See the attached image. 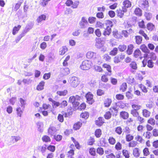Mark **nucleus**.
<instances>
[{"label": "nucleus", "instance_id": "62", "mask_svg": "<svg viewBox=\"0 0 158 158\" xmlns=\"http://www.w3.org/2000/svg\"><path fill=\"white\" fill-rule=\"evenodd\" d=\"M137 143L134 141H133L129 143V147H134L137 145Z\"/></svg>", "mask_w": 158, "mask_h": 158}, {"label": "nucleus", "instance_id": "49", "mask_svg": "<svg viewBox=\"0 0 158 158\" xmlns=\"http://www.w3.org/2000/svg\"><path fill=\"white\" fill-rule=\"evenodd\" d=\"M60 107L64 108L67 106L68 103L66 101L64 100L61 103H60Z\"/></svg>", "mask_w": 158, "mask_h": 158}, {"label": "nucleus", "instance_id": "50", "mask_svg": "<svg viewBox=\"0 0 158 158\" xmlns=\"http://www.w3.org/2000/svg\"><path fill=\"white\" fill-rule=\"evenodd\" d=\"M94 139L93 137H90V139L88 140L87 144L89 145H92L94 143Z\"/></svg>", "mask_w": 158, "mask_h": 158}, {"label": "nucleus", "instance_id": "11", "mask_svg": "<svg viewBox=\"0 0 158 158\" xmlns=\"http://www.w3.org/2000/svg\"><path fill=\"white\" fill-rule=\"evenodd\" d=\"M86 121H83L82 123L81 122H78L75 123L73 126V128L75 130L79 129L82 125V123L85 124Z\"/></svg>", "mask_w": 158, "mask_h": 158}, {"label": "nucleus", "instance_id": "48", "mask_svg": "<svg viewBox=\"0 0 158 158\" xmlns=\"http://www.w3.org/2000/svg\"><path fill=\"white\" fill-rule=\"evenodd\" d=\"M141 54V52L139 49H136L134 52V56L135 58L138 57Z\"/></svg>", "mask_w": 158, "mask_h": 158}, {"label": "nucleus", "instance_id": "13", "mask_svg": "<svg viewBox=\"0 0 158 158\" xmlns=\"http://www.w3.org/2000/svg\"><path fill=\"white\" fill-rule=\"evenodd\" d=\"M86 57L88 59H91L96 57V54L93 52L89 51L86 54Z\"/></svg>", "mask_w": 158, "mask_h": 158}, {"label": "nucleus", "instance_id": "61", "mask_svg": "<svg viewBox=\"0 0 158 158\" xmlns=\"http://www.w3.org/2000/svg\"><path fill=\"white\" fill-rule=\"evenodd\" d=\"M96 26L97 27L102 28H104V25L100 22L98 21L97 22V23L96 24Z\"/></svg>", "mask_w": 158, "mask_h": 158}, {"label": "nucleus", "instance_id": "30", "mask_svg": "<svg viewBox=\"0 0 158 158\" xmlns=\"http://www.w3.org/2000/svg\"><path fill=\"white\" fill-rule=\"evenodd\" d=\"M36 124L38 131L41 132H42L43 131V124L42 123L39 122L37 123Z\"/></svg>", "mask_w": 158, "mask_h": 158}, {"label": "nucleus", "instance_id": "9", "mask_svg": "<svg viewBox=\"0 0 158 158\" xmlns=\"http://www.w3.org/2000/svg\"><path fill=\"white\" fill-rule=\"evenodd\" d=\"M48 100L49 101L52 102V105L53 108H56L60 105V102L53 100L51 98H48Z\"/></svg>", "mask_w": 158, "mask_h": 158}, {"label": "nucleus", "instance_id": "4", "mask_svg": "<svg viewBox=\"0 0 158 158\" xmlns=\"http://www.w3.org/2000/svg\"><path fill=\"white\" fill-rule=\"evenodd\" d=\"M79 24L81 28H85L88 25V23L85 17H82L81 21L79 22Z\"/></svg>", "mask_w": 158, "mask_h": 158}, {"label": "nucleus", "instance_id": "34", "mask_svg": "<svg viewBox=\"0 0 158 158\" xmlns=\"http://www.w3.org/2000/svg\"><path fill=\"white\" fill-rule=\"evenodd\" d=\"M47 148V145H44L42 146H40L39 147L38 149H40L41 152L43 155H44V153L45 152Z\"/></svg>", "mask_w": 158, "mask_h": 158}, {"label": "nucleus", "instance_id": "44", "mask_svg": "<svg viewBox=\"0 0 158 158\" xmlns=\"http://www.w3.org/2000/svg\"><path fill=\"white\" fill-rule=\"evenodd\" d=\"M42 140L44 142H50L51 141L50 137L46 135H44L42 138Z\"/></svg>", "mask_w": 158, "mask_h": 158}, {"label": "nucleus", "instance_id": "53", "mask_svg": "<svg viewBox=\"0 0 158 158\" xmlns=\"http://www.w3.org/2000/svg\"><path fill=\"white\" fill-rule=\"evenodd\" d=\"M139 33L142 35L147 40H149V37L144 32V31L142 30H140L139 31Z\"/></svg>", "mask_w": 158, "mask_h": 158}, {"label": "nucleus", "instance_id": "3", "mask_svg": "<svg viewBox=\"0 0 158 158\" xmlns=\"http://www.w3.org/2000/svg\"><path fill=\"white\" fill-rule=\"evenodd\" d=\"M70 83L72 87H76L79 84V81L77 77H73L70 78Z\"/></svg>", "mask_w": 158, "mask_h": 158}, {"label": "nucleus", "instance_id": "28", "mask_svg": "<svg viewBox=\"0 0 158 158\" xmlns=\"http://www.w3.org/2000/svg\"><path fill=\"white\" fill-rule=\"evenodd\" d=\"M127 87V84L126 83L124 82L120 86L119 90L123 92H125Z\"/></svg>", "mask_w": 158, "mask_h": 158}, {"label": "nucleus", "instance_id": "56", "mask_svg": "<svg viewBox=\"0 0 158 158\" xmlns=\"http://www.w3.org/2000/svg\"><path fill=\"white\" fill-rule=\"evenodd\" d=\"M145 16L146 18V19L148 20H149L152 17L151 14L148 12H146L145 13Z\"/></svg>", "mask_w": 158, "mask_h": 158}, {"label": "nucleus", "instance_id": "24", "mask_svg": "<svg viewBox=\"0 0 158 158\" xmlns=\"http://www.w3.org/2000/svg\"><path fill=\"white\" fill-rule=\"evenodd\" d=\"M141 6L143 8L146 9L149 6V3L147 0H143L141 4Z\"/></svg>", "mask_w": 158, "mask_h": 158}, {"label": "nucleus", "instance_id": "63", "mask_svg": "<svg viewBox=\"0 0 158 158\" xmlns=\"http://www.w3.org/2000/svg\"><path fill=\"white\" fill-rule=\"evenodd\" d=\"M132 107L133 109H134V110H135L137 111L141 108V106L140 105H138L133 104L132 106Z\"/></svg>", "mask_w": 158, "mask_h": 158}, {"label": "nucleus", "instance_id": "10", "mask_svg": "<svg viewBox=\"0 0 158 158\" xmlns=\"http://www.w3.org/2000/svg\"><path fill=\"white\" fill-rule=\"evenodd\" d=\"M57 129L56 128L54 127H50L49 128L48 132L49 134L51 135H53L56 131Z\"/></svg>", "mask_w": 158, "mask_h": 158}, {"label": "nucleus", "instance_id": "64", "mask_svg": "<svg viewBox=\"0 0 158 158\" xmlns=\"http://www.w3.org/2000/svg\"><path fill=\"white\" fill-rule=\"evenodd\" d=\"M74 150L73 149H71L68 152L67 155H68L69 158L71 156H72L74 155Z\"/></svg>", "mask_w": 158, "mask_h": 158}, {"label": "nucleus", "instance_id": "40", "mask_svg": "<svg viewBox=\"0 0 158 158\" xmlns=\"http://www.w3.org/2000/svg\"><path fill=\"white\" fill-rule=\"evenodd\" d=\"M118 48L120 51L123 52L127 48V46L124 44L120 45L118 46Z\"/></svg>", "mask_w": 158, "mask_h": 158}, {"label": "nucleus", "instance_id": "55", "mask_svg": "<svg viewBox=\"0 0 158 158\" xmlns=\"http://www.w3.org/2000/svg\"><path fill=\"white\" fill-rule=\"evenodd\" d=\"M79 4V2L78 1H75L74 2H73V4H72V7L73 8H77Z\"/></svg>", "mask_w": 158, "mask_h": 158}, {"label": "nucleus", "instance_id": "25", "mask_svg": "<svg viewBox=\"0 0 158 158\" xmlns=\"http://www.w3.org/2000/svg\"><path fill=\"white\" fill-rule=\"evenodd\" d=\"M46 18V16L44 15H42L39 16L36 19L38 23H40L43 21L45 20Z\"/></svg>", "mask_w": 158, "mask_h": 158}, {"label": "nucleus", "instance_id": "42", "mask_svg": "<svg viewBox=\"0 0 158 158\" xmlns=\"http://www.w3.org/2000/svg\"><path fill=\"white\" fill-rule=\"evenodd\" d=\"M104 116L106 119H109L111 117V114L110 111H107L106 113Z\"/></svg>", "mask_w": 158, "mask_h": 158}, {"label": "nucleus", "instance_id": "33", "mask_svg": "<svg viewBox=\"0 0 158 158\" xmlns=\"http://www.w3.org/2000/svg\"><path fill=\"white\" fill-rule=\"evenodd\" d=\"M130 67L133 69L136 70L137 69V64L135 61H132L129 65Z\"/></svg>", "mask_w": 158, "mask_h": 158}, {"label": "nucleus", "instance_id": "7", "mask_svg": "<svg viewBox=\"0 0 158 158\" xmlns=\"http://www.w3.org/2000/svg\"><path fill=\"white\" fill-rule=\"evenodd\" d=\"M127 11V10L125 7H122V10L119 9L117 10V15L120 18H122L124 15V12Z\"/></svg>", "mask_w": 158, "mask_h": 158}, {"label": "nucleus", "instance_id": "17", "mask_svg": "<svg viewBox=\"0 0 158 158\" xmlns=\"http://www.w3.org/2000/svg\"><path fill=\"white\" fill-rule=\"evenodd\" d=\"M140 48L144 53H149L150 52L149 50L145 44H143L142 45L140 46Z\"/></svg>", "mask_w": 158, "mask_h": 158}, {"label": "nucleus", "instance_id": "29", "mask_svg": "<svg viewBox=\"0 0 158 158\" xmlns=\"http://www.w3.org/2000/svg\"><path fill=\"white\" fill-rule=\"evenodd\" d=\"M142 113L144 117L147 118L150 116L151 113L146 109H144L142 111Z\"/></svg>", "mask_w": 158, "mask_h": 158}, {"label": "nucleus", "instance_id": "38", "mask_svg": "<svg viewBox=\"0 0 158 158\" xmlns=\"http://www.w3.org/2000/svg\"><path fill=\"white\" fill-rule=\"evenodd\" d=\"M147 28L148 30L152 31L155 28V26L151 23H149L147 24Z\"/></svg>", "mask_w": 158, "mask_h": 158}, {"label": "nucleus", "instance_id": "36", "mask_svg": "<svg viewBox=\"0 0 158 158\" xmlns=\"http://www.w3.org/2000/svg\"><path fill=\"white\" fill-rule=\"evenodd\" d=\"M68 91L66 90H64L63 91H58L57 94L60 96H64L67 94Z\"/></svg>", "mask_w": 158, "mask_h": 158}, {"label": "nucleus", "instance_id": "8", "mask_svg": "<svg viewBox=\"0 0 158 158\" xmlns=\"http://www.w3.org/2000/svg\"><path fill=\"white\" fill-rule=\"evenodd\" d=\"M104 123V119L102 117H99L98 119L95 121L96 125L99 126L102 125Z\"/></svg>", "mask_w": 158, "mask_h": 158}, {"label": "nucleus", "instance_id": "59", "mask_svg": "<svg viewBox=\"0 0 158 158\" xmlns=\"http://www.w3.org/2000/svg\"><path fill=\"white\" fill-rule=\"evenodd\" d=\"M97 153L99 154L100 155H102L104 153V151L103 149L102 148H98L97 150Z\"/></svg>", "mask_w": 158, "mask_h": 158}, {"label": "nucleus", "instance_id": "45", "mask_svg": "<svg viewBox=\"0 0 158 158\" xmlns=\"http://www.w3.org/2000/svg\"><path fill=\"white\" fill-rule=\"evenodd\" d=\"M143 136L146 138L149 139L152 136V134L149 131H147L146 132L144 133Z\"/></svg>", "mask_w": 158, "mask_h": 158}, {"label": "nucleus", "instance_id": "19", "mask_svg": "<svg viewBox=\"0 0 158 158\" xmlns=\"http://www.w3.org/2000/svg\"><path fill=\"white\" fill-rule=\"evenodd\" d=\"M123 7H125L127 9V8L130 7L131 6V3L128 0H125L123 2Z\"/></svg>", "mask_w": 158, "mask_h": 158}, {"label": "nucleus", "instance_id": "41", "mask_svg": "<svg viewBox=\"0 0 158 158\" xmlns=\"http://www.w3.org/2000/svg\"><path fill=\"white\" fill-rule=\"evenodd\" d=\"M105 24L106 26V28L109 27L111 28V27H112L113 26V22L110 20L106 21L105 23Z\"/></svg>", "mask_w": 158, "mask_h": 158}, {"label": "nucleus", "instance_id": "18", "mask_svg": "<svg viewBox=\"0 0 158 158\" xmlns=\"http://www.w3.org/2000/svg\"><path fill=\"white\" fill-rule=\"evenodd\" d=\"M134 48L133 45L132 44H130L128 46L126 52L128 55H129L132 54Z\"/></svg>", "mask_w": 158, "mask_h": 158}, {"label": "nucleus", "instance_id": "15", "mask_svg": "<svg viewBox=\"0 0 158 158\" xmlns=\"http://www.w3.org/2000/svg\"><path fill=\"white\" fill-rule=\"evenodd\" d=\"M120 116L123 119H126L128 118L129 114L125 111H122L120 113Z\"/></svg>", "mask_w": 158, "mask_h": 158}, {"label": "nucleus", "instance_id": "1", "mask_svg": "<svg viewBox=\"0 0 158 158\" xmlns=\"http://www.w3.org/2000/svg\"><path fill=\"white\" fill-rule=\"evenodd\" d=\"M81 99V97L78 95L73 96L69 97V102L72 104L73 107H76L79 105V101Z\"/></svg>", "mask_w": 158, "mask_h": 158}, {"label": "nucleus", "instance_id": "46", "mask_svg": "<svg viewBox=\"0 0 158 158\" xmlns=\"http://www.w3.org/2000/svg\"><path fill=\"white\" fill-rule=\"evenodd\" d=\"M118 49L116 48H114L110 52V54L112 56H115L117 53Z\"/></svg>", "mask_w": 158, "mask_h": 158}, {"label": "nucleus", "instance_id": "20", "mask_svg": "<svg viewBox=\"0 0 158 158\" xmlns=\"http://www.w3.org/2000/svg\"><path fill=\"white\" fill-rule=\"evenodd\" d=\"M23 2V0H19L15 5V7L14 9V11H17V10L20 8Z\"/></svg>", "mask_w": 158, "mask_h": 158}, {"label": "nucleus", "instance_id": "39", "mask_svg": "<svg viewBox=\"0 0 158 158\" xmlns=\"http://www.w3.org/2000/svg\"><path fill=\"white\" fill-rule=\"evenodd\" d=\"M136 42L138 44L141 43L142 40V38L140 36H136L135 37Z\"/></svg>", "mask_w": 158, "mask_h": 158}, {"label": "nucleus", "instance_id": "6", "mask_svg": "<svg viewBox=\"0 0 158 158\" xmlns=\"http://www.w3.org/2000/svg\"><path fill=\"white\" fill-rule=\"evenodd\" d=\"M118 107L116 106H113V107H111L109 110L113 116H116L118 113Z\"/></svg>", "mask_w": 158, "mask_h": 158}, {"label": "nucleus", "instance_id": "16", "mask_svg": "<svg viewBox=\"0 0 158 158\" xmlns=\"http://www.w3.org/2000/svg\"><path fill=\"white\" fill-rule=\"evenodd\" d=\"M103 46V44L101 40L98 38L95 43V46L98 48H100Z\"/></svg>", "mask_w": 158, "mask_h": 158}, {"label": "nucleus", "instance_id": "32", "mask_svg": "<svg viewBox=\"0 0 158 158\" xmlns=\"http://www.w3.org/2000/svg\"><path fill=\"white\" fill-rule=\"evenodd\" d=\"M80 116L82 118L86 119L88 118L89 116V113L87 112H84L82 113L81 114Z\"/></svg>", "mask_w": 158, "mask_h": 158}, {"label": "nucleus", "instance_id": "58", "mask_svg": "<svg viewBox=\"0 0 158 158\" xmlns=\"http://www.w3.org/2000/svg\"><path fill=\"white\" fill-rule=\"evenodd\" d=\"M103 58L106 61H109L111 59V57L108 54H106L104 55Z\"/></svg>", "mask_w": 158, "mask_h": 158}, {"label": "nucleus", "instance_id": "31", "mask_svg": "<svg viewBox=\"0 0 158 158\" xmlns=\"http://www.w3.org/2000/svg\"><path fill=\"white\" fill-rule=\"evenodd\" d=\"M68 51V48L66 46H63L60 49V55H64Z\"/></svg>", "mask_w": 158, "mask_h": 158}, {"label": "nucleus", "instance_id": "23", "mask_svg": "<svg viewBox=\"0 0 158 158\" xmlns=\"http://www.w3.org/2000/svg\"><path fill=\"white\" fill-rule=\"evenodd\" d=\"M45 82L43 81H41L37 85L36 89L39 91L42 90L44 89Z\"/></svg>", "mask_w": 158, "mask_h": 158}, {"label": "nucleus", "instance_id": "37", "mask_svg": "<svg viewBox=\"0 0 158 158\" xmlns=\"http://www.w3.org/2000/svg\"><path fill=\"white\" fill-rule=\"evenodd\" d=\"M21 27V26L20 25H19L18 26L15 27H14L12 31V34L13 35H15L16 32H17L20 29Z\"/></svg>", "mask_w": 158, "mask_h": 158}, {"label": "nucleus", "instance_id": "14", "mask_svg": "<svg viewBox=\"0 0 158 158\" xmlns=\"http://www.w3.org/2000/svg\"><path fill=\"white\" fill-rule=\"evenodd\" d=\"M34 24V23L32 22H29L26 26L24 30L28 32L32 28Z\"/></svg>", "mask_w": 158, "mask_h": 158}, {"label": "nucleus", "instance_id": "60", "mask_svg": "<svg viewBox=\"0 0 158 158\" xmlns=\"http://www.w3.org/2000/svg\"><path fill=\"white\" fill-rule=\"evenodd\" d=\"M121 61V60L118 56H116L114 58V62L115 63H118Z\"/></svg>", "mask_w": 158, "mask_h": 158}, {"label": "nucleus", "instance_id": "21", "mask_svg": "<svg viewBox=\"0 0 158 158\" xmlns=\"http://www.w3.org/2000/svg\"><path fill=\"white\" fill-rule=\"evenodd\" d=\"M111 32V28L108 27L105 29L104 32L102 33V34L105 36H106V35L108 36L110 35Z\"/></svg>", "mask_w": 158, "mask_h": 158}, {"label": "nucleus", "instance_id": "2", "mask_svg": "<svg viewBox=\"0 0 158 158\" xmlns=\"http://www.w3.org/2000/svg\"><path fill=\"white\" fill-rule=\"evenodd\" d=\"M93 65V63L90 60H85L83 61L80 66V68L83 70H88Z\"/></svg>", "mask_w": 158, "mask_h": 158}, {"label": "nucleus", "instance_id": "22", "mask_svg": "<svg viewBox=\"0 0 158 158\" xmlns=\"http://www.w3.org/2000/svg\"><path fill=\"white\" fill-rule=\"evenodd\" d=\"M103 67L106 69L110 73H108L107 75L110 76L111 75V67L110 66L106 64H104L103 65Z\"/></svg>", "mask_w": 158, "mask_h": 158}, {"label": "nucleus", "instance_id": "57", "mask_svg": "<svg viewBox=\"0 0 158 158\" xmlns=\"http://www.w3.org/2000/svg\"><path fill=\"white\" fill-rule=\"evenodd\" d=\"M94 33L98 37H100L101 35V32L99 29H97L94 31Z\"/></svg>", "mask_w": 158, "mask_h": 158}, {"label": "nucleus", "instance_id": "5", "mask_svg": "<svg viewBox=\"0 0 158 158\" xmlns=\"http://www.w3.org/2000/svg\"><path fill=\"white\" fill-rule=\"evenodd\" d=\"M85 97L87 99V102L89 104L92 105L94 102V100L93 98V95L90 93H88L86 94Z\"/></svg>", "mask_w": 158, "mask_h": 158}, {"label": "nucleus", "instance_id": "52", "mask_svg": "<svg viewBox=\"0 0 158 158\" xmlns=\"http://www.w3.org/2000/svg\"><path fill=\"white\" fill-rule=\"evenodd\" d=\"M123 155L126 158H128L129 157V155L128 151L125 150H123L122 151Z\"/></svg>", "mask_w": 158, "mask_h": 158}, {"label": "nucleus", "instance_id": "43", "mask_svg": "<svg viewBox=\"0 0 158 158\" xmlns=\"http://www.w3.org/2000/svg\"><path fill=\"white\" fill-rule=\"evenodd\" d=\"M133 155L135 157H138L139 155V149L138 148H135L133 151Z\"/></svg>", "mask_w": 158, "mask_h": 158}, {"label": "nucleus", "instance_id": "35", "mask_svg": "<svg viewBox=\"0 0 158 158\" xmlns=\"http://www.w3.org/2000/svg\"><path fill=\"white\" fill-rule=\"evenodd\" d=\"M102 131L100 129H98L96 130L95 132V135L97 138L100 137Z\"/></svg>", "mask_w": 158, "mask_h": 158}, {"label": "nucleus", "instance_id": "51", "mask_svg": "<svg viewBox=\"0 0 158 158\" xmlns=\"http://www.w3.org/2000/svg\"><path fill=\"white\" fill-rule=\"evenodd\" d=\"M133 138L134 136L130 134L127 135L126 137V141L127 142H129L132 140L133 139Z\"/></svg>", "mask_w": 158, "mask_h": 158}, {"label": "nucleus", "instance_id": "12", "mask_svg": "<svg viewBox=\"0 0 158 158\" xmlns=\"http://www.w3.org/2000/svg\"><path fill=\"white\" fill-rule=\"evenodd\" d=\"M112 33L114 37L116 39H120L123 37L122 35L120 33H118L116 30L113 31Z\"/></svg>", "mask_w": 158, "mask_h": 158}, {"label": "nucleus", "instance_id": "26", "mask_svg": "<svg viewBox=\"0 0 158 158\" xmlns=\"http://www.w3.org/2000/svg\"><path fill=\"white\" fill-rule=\"evenodd\" d=\"M112 102V100L111 99L107 98L105 99L104 101V105L105 107H109Z\"/></svg>", "mask_w": 158, "mask_h": 158}, {"label": "nucleus", "instance_id": "47", "mask_svg": "<svg viewBox=\"0 0 158 158\" xmlns=\"http://www.w3.org/2000/svg\"><path fill=\"white\" fill-rule=\"evenodd\" d=\"M115 132L118 135H121L123 132V129L120 127H118L116 128Z\"/></svg>", "mask_w": 158, "mask_h": 158}, {"label": "nucleus", "instance_id": "27", "mask_svg": "<svg viewBox=\"0 0 158 158\" xmlns=\"http://www.w3.org/2000/svg\"><path fill=\"white\" fill-rule=\"evenodd\" d=\"M134 12L136 15L138 16H140L142 15V11L139 8H136Z\"/></svg>", "mask_w": 158, "mask_h": 158}, {"label": "nucleus", "instance_id": "54", "mask_svg": "<svg viewBox=\"0 0 158 158\" xmlns=\"http://www.w3.org/2000/svg\"><path fill=\"white\" fill-rule=\"evenodd\" d=\"M97 94L98 96H100L105 94V92L103 90L101 89H98L97 90Z\"/></svg>", "mask_w": 158, "mask_h": 158}]
</instances>
